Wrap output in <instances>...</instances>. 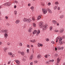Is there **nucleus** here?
<instances>
[{
    "mask_svg": "<svg viewBox=\"0 0 65 65\" xmlns=\"http://www.w3.org/2000/svg\"><path fill=\"white\" fill-rule=\"evenodd\" d=\"M22 60L24 62H25V61H26V59H25V58H23L22 59Z\"/></svg>",
    "mask_w": 65,
    "mask_h": 65,
    "instance_id": "c756f323",
    "label": "nucleus"
},
{
    "mask_svg": "<svg viewBox=\"0 0 65 65\" xmlns=\"http://www.w3.org/2000/svg\"><path fill=\"white\" fill-rule=\"evenodd\" d=\"M36 33H37V31L35 30L33 32V34H36Z\"/></svg>",
    "mask_w": 65,
    "mask_h": 65,
    "instance_id": "dca6fc26",
    "label": "nucleus"
},
{
    "mask_svg": "<svg viewBox=\"0 0 65 65\" xmlns=\"http://www.w3.org/2000/svg\"><path fill=\"white\" fill-rule=\"evenodd\" d=\"M55 32H59V30H55Z\"/></svg>",
    "mask_w": 65,
    "mask_h": 65,
    "instance_id": "09e8293b",
    "label": "nucleus"
},
{
    "mask_svg": "<svg viewBox=\"0 0 65 65\" xmlns=\"http://www.w3.org/2000/svg\"><path fill=\"white\" fill-rule=\"evenodd\" d=\"M41 57V56L39 54L38 55V56H37V58L39 59H40Z\"/></svg>",
    "mask_w": 65,
    "mask_h": 65,
    "instance_id": "0eeeda50",
    "label": "nucleus"
},
{
    "mask_svg": "<svg viewBox=\"0 0 65 65\" xmlns=\"http://www.w3.org/2000/svg\"><path fill=\"white\" fill-rule=\"evenodd\" d=\"M7 48H5L4 49V51H6L7 50Z\"/></svg>",
    "mask_w": 65,
    "mask_h": 65,
    "instance_id": "c9c22d12",
    "label": "nucleus"
},
{
    "mask_svg": "<svg viewBox=\"0 0 65 65\" xmlns=\"http://www.w3.org/2000/svg\"><path fill=\"white\" fill-rule=\"evenodd\" d=\"M43 23L42 22H40L39 24V27L41 28H42L43 30H45L46 29V26H47V24H45V26H43Z\"/></svg>",
    "mask_w": 65,
    "mask_h": 65,
    "instance_id": "f257e3e1",
    "label": "nucleus"
},
{
    "mask_svg": "<svg viewBox=\"0 0 65 65\" xmlns=\"http://www.w3.org/2000/svg\"><path fill=\"white\" fill-rule=\"evenodd\" d=\"M57 49L58 50H61V47H60L58 46L57 47Z\"/></svg>",
    "mask_w": 65,
    "mask_h": 65,
    "instance_id": "cd10ccee",
    "label": "nucleus"
},
{
    "mask_svg": "<svg viewBox=\"0 0 65 65\" xmlns=\"http://www.w3.org/2000/svg\"><path fill=\"white\" fill-rule=\"evenodd\" d=\"M33 58V55H31V56L29 58V59L30 60H31L32 59V58Z\"/></svg>",
    "mask_w": 65,
    "mask_h": 65,
    "instance_id": "4468645a",
    "label": "nucleus"
},
{
    "mask_svg": "<svg viewBox=\"0 0 65 65\" xmlns=\"http://www.w3.org/2000/svg\"><path fill=\"white\" fill-rule=\"evenodd\" d=\"M63 17H64V15H62L60 16V19H62V18H63Z\"/></svg>",
    "mask_w": 65,
    "mask_h": 65,
    "instance_id": "aec40b11",
    "label": "nucleus"
},
{
    "mask_svg": "<svg viewBox=\"0 0 65 65\" xmlns=\"http://www.w3.org/2000/svg\"><path fill=\"white\" fill-rule=\"evenodd\" d=\"M27 52L28 53L29 52V50L27 49Z\"/></svg>",
    "mask_w": 65,
    "mask_h": 65,
    "instance_id": "a18cd8bd",
    "label": "nucleus"
},
{
    "mask_svg": "<svg viewBox=\"0 0 65 65\" xmlns=\"http://www.w3.org/2000/svg\"><path fill=\"white\" fill-rule=\"evenodd\" d=\"M31 6V4H28V6Z\"/></svg>",
    "mask_w": 65,
    "mask_h": 65,
    "instance_id": "8fccbe9b",
    "label": "nucleus"
},
{
    "mask_svg": "<svg viewBox=\"0 0 65 65\" xmlns=\"http://www.w3.org/2000/svg\"><path fill=\"white\" fill-rule=\"evenodd\" d=\"M8 55H9L11 56V55H12V53L10 52L9 53Z\"/></svg>",
    "mask_w": 65,
    "mask_h": 65,
    "instance_id": "393cba45",
    "label": "nucleus"
},
{
    "mask_svg": "<svg viewBox=\"0 0 65 65\" xmlns=\"http://www.w3.org/2000/svg\"><path fill=\"white\" fill-rule=\"evenodd\" d=\"M30 42H33V40H30Z\"/></svg>",
    "mask_w": 65,
    "mask_h": 65,
    "instance_id": "680f3d73",
    "label": "nucleus"
},
{
    "mask_svg": "<svg viewBox=\"0 0 65 65\" xmlns=\"http://www.w3.org/2000/svg\"><path fill=\"white\" fill-rule=\"evenodd\" d=\"M63 47H62L60 48V50H63Z\"/></svg>",
    "mask_w": 65,
    "mask_h": 65,
    "instance_id": "ea45409f",
    "label": "nucleus"
},
{
    "mask_svg": "<svg viewBox=\"0 0 65 65\" xmlns=\"http://www.w3.org/2000/svg\"><path fill=\"white\" fill-rule=\"evenodd\" d=\"M46 9H45V10L44 9H42V10L43 11V12L44 14H45L46 12H47V11L46 10ZM46 10L47 11H48L50 13H52V12L51 11V10H50V9L48 8L47 10Z\"/></svg>",
    "mask_w": 65,
    "mask_h": 65,
    "instance_id": "f03ea898",
    "label": "nucleus"
},
{
    "mask_svg": "<svg viewBox=\"0 0 65 65\" xmlns=\"http://www.w3.org/2000/svg\"><path fill=\"white\" fill-rule=\"evenodd\" d=\"M40 31V30L39 29H38V31L37 33L36 34V36H38L39 34V33Z\"/></svg>",
    "mask_w": 65,
    "mask_h": 65,
    "instance_id": "423d86ee",
    "label": "nucleus"
},
{
    "mask_svg": "<svg viewBox=\"0 0 65 65\" xmlns=\"http://www.w3.org/2000/svg\"><path fill=\"white\" fill-rule=\"evenodd\" d=\"M44 57L46 58H47V55L46 54L44 56Z\"/></svg>",
    "mask_w": 65,
    "mask_h": 65,
    "instance_id": "bb28decb",
    "label": "nucleus"
},
{
    "mask_svg": "<svg viewBox=\"0 0 65 65\" xmlns=\"http://www.w3.org/2000/svg\"><path fill=\"white\" fill-rule=\"evenodd\" d=\"M41 17L40 16H39L37 17V20H40V18H41Z\"/></svg>",
    "mask_w": 65,
    "mask_h": 65,
    "instance_id": "ddd939ff",
    "label": "nucleus"
},
{
    "mask_svg": "<svg viewBox=\"0 0 65 65\" xmlns=\"http://www.w3.org/2000/svg\"><path fill=\"white\" fill-rule=\"evenodd\" d=\"M40 46H42L43 45H42V44H40Z\"/></svg>",
    "mask_w": 65,
    "mask_h": 65,
    "instance_id": "13d9d810",
    "label": "nucleus"
},
{
    "mask_svg": "<svg viewBox=\"0 0 65 65\" xmlns=\"http://www.w3.org/2000/svg\"><path fill=\"white\" fill-rule=\"evenodd\" d=\"M15 23L16 24H19V23H20V21L18 20H17L16 21H15Z\"/></svg>",
    "mask_w": 65,
    "mask_h": 65,
    "instance_id": "2eb2a0df",
    "label": "nucleus"
},
{
    "mask_svg": "<svg viewBox=\"0 0 65 65\" xmlns=\"http://www.w3.org/2000/svg\"><path fill=\"white\" fill-rule=\"evenodd\" d=\"M36 42V40H34L33 41V42Z\"/></svg>",
    "mask_w": 65,
    "mask_h": 65,
    "instance_id": "de8ad7c7",
    "label": "nucleus"
},
{
    "mask_svg": "<svg viewBox=\"0 0 65 65\" xmlns=\"http://www.w3.org/2000/svg\"><path fill=\"white\" fill-rule=\"evenodd\" d=\"M6 6H7V5H8V3H6Z\"/></svg>",
    "mask_w": 65,
    "mask_h": 65,
    "instance_id": "5fc2aeb1",
    "label": "nucleus"
},
{
    "mask_svg": "<svg viewBox=\"0 0 65 65\" xmlns=\"http://www.w3.org/2000/svg\"><path fill=\"white\" fill-rule=\"evenodd\" d=\"M18 53L19 54H20V53L21 54L22 56H24V55H25V53L24 52H21L20 51H19Z\"/></svg>",
    "mask_w": 65,
    "mask_h": 65,
    "instance_id": "39448f33",
    "label": "nucleus"
},
{
    "mask_svg": "<svg viewBox=\"0 0 65 65\" xmlns=\"http://www.w3.org/2000/svg\"><path fill=\"white\" fill-rule=\"evenodd\" d=\"M54 9L55 10H56V9H57V6H55V7H54Z\"/></svg>",
    "mask_w": 65,
    "mask_h": 65,
    "instance_id": "473e14b6",
    "label": "nucleus"
},
{
    "mask_svg": "<svg viewBox=\"0 0 65 65\" xmlns=\"http://www.w3.org/2000/svg\"><path fill=\"white\" fill-rule=\"evenodd\" d=\"M54 57H57L58 56V54H55L54 55Z\"/></svg>",
    "mask_w": 65,
    "mask_h": 65,
    "instance_id": "a211bd4d",
    "label": "nucleus"
},
{
    "mask_svg": "<svg viewBox=\"0 0 65 65\" xmlns=\"http://www.w3.org/2000/svg\"><path fill=\"white\" fill-rule=\"evenodd\" d=\"M24 22H26L27 23H30L31 22V20L30 19H28L27 18H24L23 20Z\"/></svg>",
    "mask_w": 65,
    "mask_h": 65,
    "instance_id": "7ed1b4c3",
    "label": "nucleus"
},
{
    "mask_svg": "<svg viewBox=\"0 0 65 65\" xmlns=\"http://www.w3.org/2000/svg\"><path fill=\"white\" fill-rule=\"evenodd\" d=\"M19 45L20 46H22V43H21L20 44H19Z\"/></svg>",
    "mask_w": 65,
    "mask_h": 65,
    "instance_id": "a19ab883",
    "label": "nucleus"
},
{
    "mask_svg": "<svg viewBox=\"0 0 65 65\" xmlns=\"http://www.w3.org/2000/svg\"><path fill=\"white\" fill-rule=\"evenodd\" d=\"M5 18H6V19H8V17H7V16H6L5 17Z\"/></svg>",
    "mask_w": 65,
    "mask_h": 65,
    "instance_id": "052dcab7",
    "label": "nucleus"
},
{
    "mask_svg": "<svg viewBox=\"0 0 65 65\" xmlns=\"http://www.w3.org/2000/svg\"><path fill=\"white\" fill-rule=\"evenodd\" d=\"M57 26H59V23H57Z\"/></svg>",
    "mask_w": 65,
    "mask_h": 65,
    "instance_id": "6e6d98bb",
    "label": "nucleus"
},
{
    "mask_svg": "<svg viewBox=\"0 0 65 65\" xmlns=\"http://www.w3.org/2000/svg\"><path fill=\"white\" fill-rule=\"evenodd\" d=\"M58 10H60V8H59V7H58Z\"/></svg>",
    "mask_w": 65,
    "mask_h": 65,
    "instance_id": "0e129e2a",
    "label": "nucleus"
},
{
    "mask_svg": "<svg viewBox=\"0 0 65 65\" xmlns=\"http://www.w3.org/2000/svg\"><path fill=\"white\" fill-rule=\"evenodd\" d=\"M17 8V6H14V8Z\"/></svg>",
    "mask_w": 65,
    "mask_h": 65,
    "instance_id": "4d7b16f0",
    "label": "nucleus"
},
{
    "mask_svg": "<svg viewBox=\"0 0 65 65\" xmlns=\"http://www.w3.org/2000/svg\"><path fill=\"white\" fill-rule=\"evenodd\" d=\"M60 31L61 33H62L64 31V29L63 28H61L60 30Z\"/></svg>",
    "mask_w": 65,
    "mask_h": 65,
    "instance_id": "9b49d317",
    "label": "nucleus"
},
{
    "mask_svg": "<svg viewBox=\"0 0 65 65\" xmlns=\"http://www.w3.org/2000/svg\"><path fill=\"white\" fill-rule=\"evenodd\" d=\"M30 65H33V63L31 62L30 63Z\"/></svg>",
    "mask_w": 65,
    "mask_h": 65,
    "instance_id": "3c124183",
    "label": "nucleus"
},
{
    "mask_svg": "<svg viewBox=\"0 0 65 65\" xmlns=\"http://www.w3.org/2000/svg\"><path fill=\"white\" fill-rule=\"evenodd\" d=\"M65 36H63L62 37V39H64L65 38Z\"/></svg>",
    "mask_w": 65,
    "mask_h": 65,
    "instance_id": "e433bc0d",
    "label": "nucleus"
},
{
    "mask_svg": "<svg viewBox=\"0 0 65 65\" xmlns=\"http://www.w3.org/2000/svg\"><path fill=\"white\" fill-rule=\"evenodd\" d=\"M51 3H48V6H50V5H51Z\"/></svg>",
    "mask_w": 65,
    "mask_h": 65,
    "instance_id": "2f4dec72",
    "label": "nucleus"
},
{
    "mask_svg": "<svg viewBox=\"0 0 65 65\" xmlns=\"http://www.w3.org/2000/svg\"><path fill=\"white\" fill-rule=\"evenodd\" d=\"M14 12H15V14H16L17 13V11H14Z\"/></svg>",
    "mask_w": 65,
    "mask_h": 65,
    "instance_id": "49530a36",
    "label": "nucleus"
},
{
    "mask_svg": "<svg viewBox=\"0 0 65 65\" xmlns=\"http://www.w3.org/2000/svg\"><path fill=\"white\" fill-rule=\"evenodd\" d=\"M10 62H11V61L10 60L9 61L8 63V64H9L10 63Z\"/></svg>",
    "mask_w": 65,
    "mask_h": 65,
    "instance_id": "58836bf2",
    "label": "nucleus"
},
{
    "mask_svg": "<svg viewBox=\"0 0 65 65\" xmlns=\"http://www.w3.org/2000/svg\"><path fill=\"white\" fill-rule=\"evenodd\" d=\"M62 38H61L59 40V43L60 44H63L64 43H65V42L64 41H62Z\"/></svg>",
    "mask_w": 65,
    "mask_h": 65,
    "instance_id": "20e7f679",
    "label": "nucleus"
},
{
    "mask_svg": "<svg viewBox=\"0 0 65 65\" xmlns=\"http://www.w3.org/2000/svg\"><path fill=\"white\" fill-rule=\"evenodd\" d=\"M57 38H58V39H60H60H61V38H60V37H59V36Z\"/></svg>",
    "mask_w": 65,
    "mask_h": 65,
    "instance_id": "864d4df0",
    "label": "nucleus"
},
{
    "mask_svg": "<svg viewBox=\"0 0 65 65\" xmlns=\"http://www.w3.org/2000/svg\"><path fill=\"white\" fill-rule=\"evenodd\" d=\"M7 25H8V26H9V23H7Z\"/></svg>",
    "mask_w": 65,
    "mask_h": 65,
    "instance_id": "69168bd1",
    "label": "nucleus"
},
{
    "mask_svg": "<svg viewBox=\"0 0 65 65\" xmlns=\"http://www.w3.org/2000/svg\"><path fill=\"white\" fill-rule=\"evenodd\" d=\"M46 63L47 64H49V62H48L46 61Z\"/></svg>",
    "mask_w": 65,
    "mask_h": 65,
    "instance_id": "603ef678",
    "label": "nucleus"
},
{
    "mask_svg": "<svg viewBox=\"0 0 65 65\" xmlns=\"http://www.w3.org/2000/svg\"><path fill=\"white\" fill-rule=\"evenodd\" d=\"M32 28H29L28 31L29 32H31V31H32Z\"/></svg>",
    "mask_w": 65,
    "mask_h": 65,
    "instance_id": "6e6552de",
    "label": "nucleus"
},
{
    "mask_svg": "<svg viewBox=\"0 0 65 65\" xmlns=\"http://www.w3.org/2000/svg\"><path fill=\"white\" fill-rule=\"evenodd\" d=\"M55 4L57 5V4H59V3L58 2H55Z\"/></svg>",
    "mask_w": 65,
    "mask_h": 65,
    "instance_id": "c85d7f7f",
    "label": "nucleus"
},
{
    "mask_svg": "<svg viewBox=\"0 0 65 65\" xmlns=\"http://www.w3.org/2000/svg\"><path fill=\"white\" fill-rule=\"evenodd\" d=\"M55 51H57V48H56V47H55Z\"/></svg>",
    "mask_w": 65,
    "mask_h": 65,
    "instance_id": "bf43d9fd",
    "label": "nucleus"
},
{
    "mask_svg": "<svg viewBox=\"0 0 65 65\" xmlns=\"http://www.w3.org/2000/svg\"><path fill=\"white\" fill-rule=\"evenodd\" d=\"M7 36H8V35H7V34H5L4 37L5 38H7Z\"/></svg>",
    "mask_w": 65,
    "mask_h": 65,
    "instance_id": "9d476101",
    "label": "nucleus"
},
{
    "mask_svg": "<svg viewBox=\"0 0 65 65\" xmlns=\"http://www.w3.org/2000/svg\"><path fill=\"white\" fill-rule=\"evenodd\" d=\"M7 30H4V33H5L6 34L7 33Z\"/></svg>",
    "mask_w": 65,
    "mask_h": 65,
    "instance_id": "6ab92c4d",
    "label": "nucleus"
},
{
    "mask_svg": "<svg viewBox=\"0 0 65 65\" xmlns=\"http://www.w3.org/2000/svg\"><path fill=\"white\" fill-rule=\"evenodd\" d=\"M53 29V27L51 26L50 27V31H52Z\"/></svg>",
    "mask_w": 65,
    "mask_h": 65,
    "instance_id": "f3484780",
    "label": "nucleus"
},
{
    "mask_svg": "<svg viewBox=\"0 0 65 65\" xmlns=\"http://www.w3.org/2000/svg\"><path fill=\"white\" fill-rule=\"evenodd\" d=\"M10 3H8L7 6H10Z\"/></svg>",
    "mask_w": 65,
    "mask_h": 65,
    "instance_id": "7c9ffc66",
    "label": "nucleus"
},
{
    "mask_svg": "<svg viewBox=\"0 0 65 65\" xmlns=\"http://www.w3.org/2000/svg\"><path fill=\"white\" fill-rule=\"evenodd\" d=\"M30 9H34V7H33V6L31 7H30Z\"/></svg>",
    "mask_w": 65,
    "mask_h": 65,
    "instance_id": "72a5a7b5",
    "label": "nucleus"
},
{
    "mask_svg": "<svg viewBox=\"0 0 65 65\" xmlns=\"http://www.w3.org/2000/svg\"><path fill=\"white\" fill-rule=\"evenodd\" d=\"M32 19L33 21H35V20L34 19V17H33L32 18Z\"/></svg>",
    "mask_w": 65,
    "mask_h": 65,
    "instance_id": "f704fd0d",
    "label": "nucleus"
},
{
    "mask_svg": "<svg viewBox=\"0 0 65 65\" xmlns=\"http://www.w3.org/2000/svg\"><path fill=\"white\" fill-rule=\"evenodd\" d=\"M27 47H28V48H30V46H29V45H27Z\"/></svg>",
    "mask_w": 65,
    "mask_h": 65,
    "instance_id": "79ce46f5",
    "label": "nucleus"
},
{
    "mask_svg": "<svg viewBox=\"0 0 65 65\" xmlns=\"http://www.w3.org/2000/svg\"><path fill=\"white\" fill-rule=\"evenodd\" d=\"M63 65H65V63H64L63 64Z\"/></svg>",
    "mask_w": 65,
    "mask_h": 65,
    "instance_id": "774afa93",
    "label": "nucleus"
},
{
    "mask_svg": "<svg viewBox=\"0 0 65 65\" xmlns=\"http://www.w3.org/2000/svg\"><path fill=\"white\" fill-rule=\"evenodd\" d=\"M56 40H58V39H59L58 38H56Z\"/></svg>",
    "mask_w": 65,
    "mask_h": 65,
    "instance_id": "338daca9",
    "label": "nucleus"
},
{
    "mask_svg": "<svg viewBox=\"0 0 65 65\" xmlns=\"http://www.w3.org/2000/svg\"><path fill=\"white\" fill-rule=\"evenodd\" d=\"M51 42L52 43H53V44H54V43H55V42H54V41H51Z\"/></svg>",
    "mask_w": 65,
    "mask_h": 65,
    "instance_id": "4c0bfd02",
    "label": "nucleus"
},
{
    "mask_svg": "<svg viewBox=\"0 0 65 65\" xmlns=\"http://www.w3.org/2000/svg\"><path fill=\"white\" fill-rule=\"evenodd\" d=\"M33 26L34 27H36V24L35 23H33Z\"/></svg>",
    "mask_w": 65,
    "mask_h": 65,
    "instance_id": "4be33fe9",
    "label": "nucleus"
},
{
    "mask_svg": "<svg viewBox=\"0 0 65 65\" xmlns=\"http://www.w3.org/2000/svg\"><path fill=\"white\" fill-rule=\"evenodd\" d=\"M53 60H51L50 61H49V62H52Z\"/></svg>",
    "mask_w": 65,
    "mask_h": 65,
    "instance_id": "e2e57ef3",
    "label": "nucleus"
},
{
    "mask_svg": "<svg viewBox=\"0 0 65 65\" xmlns=\"http://www.w3.org/2000/svg\"><path fill=\"white\" fill-rule=\"evenodd\" d=\"M15 3H19V2H18L17 1H15Z\"/></svg>",
    "mask_w": 65,
    "mask_h": 65,
    "instance_id": "37998d69",
    "label": "nucleus"
},
{
    "mask_svg": "<svg viewBox=\"0 0 65 65\" xmlns=\"http://www.w3.org/2000/svg\"><path fill=\"white\" fill-rule=\"evenodd\" d=\"M45 40L46 41H48L50 40L49 39L47 38L45 39Z\"/></svg>",
    "mask_w": 65,
    "mask_h": 65,
    "instance_id": "b1692460",
    "label": "nucleus"
},
{
    "mask_svg": "<svg viewBox=\"0 0 65 65\" xmlns=\"http://www.w3.org/2000/svg\"><path fill=\"white\" fill-rule=\"evenodd\" d=\"M52 22L53 23V24H56L57 23V22L54 20H53L52 21Z\"/></svg>",
    "mask_w": 65,
    "mask_h": 65,
    "instance_id": "1a4fd4ad",
    "label": "nucleus"
},
{
    "mask_svg": "<svg viewBox=\"0 0 65 65\" xmlns=\"http://www.w3.org/2000/svg\"><path fill=\"white\" fill-rule=\"evenodd\" d=\"M57 60V63H59V62H60V59L59 58H58Z\"/></svg>",
    "mask_w": 65,
    "mask_h": 65,
    "instance_id": "f8f14e48",
    "label": "nucleus"
},
{
    "mask_svg": "<svg viewBox=\"0 0 65 65\" xmlns=\"http://www.w3.org/2000/svg\"><path fill=\"white\" fill-rule=\"evenodd\" d=\"M40 43H38V47H39L40 46Z\"/></svg>",
    "mask_w": 65,
    "mask_h": 65,
    "instance_id": "a878e982",
    "label": "nucleus"
},
{
    "mask_svg": "<svg viewBox=\"0 0 65 65\" xmlns=\"http://www.w3.org/2000/svg\"><path fill=\"white\" fill-rule=\"evenodd\" d=\"M16 63H17V64H19V63H20V62L18 60H17L16 61Z\"/></svg>",
    "mask_w": 65,
    "mask_h": 65,
    "instance_id": "412c9836",
    "label": "nucleus"
},
{
    "mask_svg": "<svg viewBox=\"0 0 65 65\" xmlns=\"http://www.w3.org/2000/svg\"><path fill=\"white\" fill-rule=\"evenodd\" d=\"M7 44L8 45H10V43L9 42H8L7 43Z\"/></svg>",
    "mask_w": 65,
    "mask_h": 65,
    "instance_id": "c03bdc74",
    "label": "nucleus"
},
{
    "mask_svg": "<svg viewBox=\"0 0 65 65\" xmlns=\"http://www.w3.org/2000/svg\"><path fill=\"white\" fill-rule=\"evenodd\" d=\"M4 30H2L1 31V33H4Z\"/></svg>",
    "mask_w": 65,
    "mask_h": 65,
    "instance_id": "5701e85b",
    "label": "nucleus"
}]
</instances>
